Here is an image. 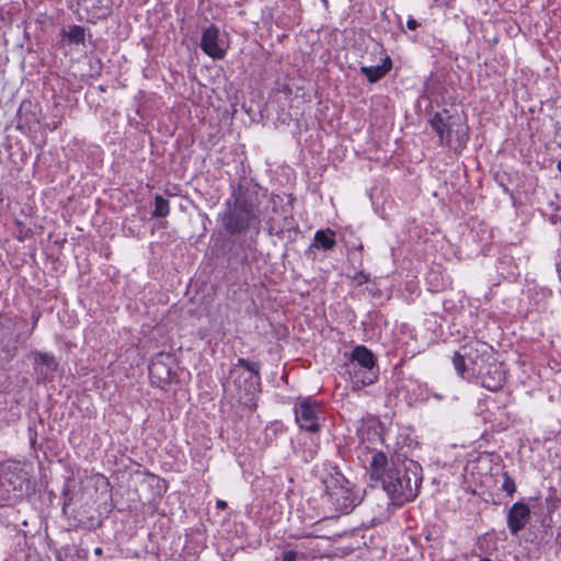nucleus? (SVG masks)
<instances>
[{
    "instance_id": "nucleus-15",
    "label": "nucleus",
    "mask_w": 561,
    "mask_h": 561,
    "mask_svg": "<svg viewBox=\"0 0 561 561\" xmlns=\"http://www.w3.org/2000/svg\"><path fill=\"white\" fill-rule=\"evenodd\" d=\"M362 72L367 77L370 82H376L386 75V59L380 66L362 67Z\"/></svg>"
},
{
    "instance_id": "nucleus-2",
    "label": "nucleus",
    "mask_w": 561,
    "mask_h": 561,
    "mask_svg": "<svg viewBox=\"0 0 561 561\" xmlns=\"http://www.w3.org/2000/svg\"><path fill=\"white\" fill-rule=\"evenodd\" d=\"M260 364L250 362L245 358H239L236 366L230 371V380L224 383V390L227 394L234 398L240 404L254 408V394L260 385Z\"/></svg>"
},
{
    "instance_id": "nucleus-6",
    "label": "nucleus",
    "mask_w": 561,
    "mask_h": 561,
    "mask_svg": "<svg viewBox=\"0 0 561 561\" xmlns=\"http://www.w3.org/2000/svg\"><path fill=\"white\" fill-rule=\"evenodd\" d=\"M28 474L19 466L0 471V505L7 506L20 500L28 490Z\"/></svg>"
},
{
    "instance_id": "nucleus-23",
    "label": "nucleus",
    "mask_w": 561,
    "mask_h": 561,
    "mask_svg": "<svg viewBox=\"0 0 561 561\" xmlns=\"http://www.w3.org/2000/svg\"><path fill=\"white\" fill-rule=\"evenodd\" d=\"M370 434H371V433H370V431H368V432H367V439L370 442V445H368L366 448H367V449H369V450H375L376 448H375V446H374V445H375V444H374V439H373V438H370Z\"/></svg>"
},
{
    "instance_id": "nucleus-8",
    "label": "nucleus",
    "mask_w": 561,
    "mask_h": 561,
    "mask_svg": "<svg viewBox=\"0 0 561 561\" xmlns=\"http://www.w3.org/2000/svg\"><path fill=\"white\" fill-rule=\"evenodd\" d=\"M202 50L213 59H222L227 53V46L220 39L219 28L215 25L208 26L201 38Z\"/></svg>"
},
{
    "instance_id": "nucleus-22",
    "label": "nucleus",
    "mask_w": 561,
    "mask_h": 561,
    "mask_svg": "<svg viewBox=\"0 0 561 561\" xmlns=\"http://www.w3.org/2000/svg\"><path fill=\"white\" fill-rule=\"evenodd\" d=\"M407 26L409 30L411 31H414L416 30V27L419 26V23L416 20H414L413 18H410L408 21H407Z\"/></svg>"
},
{
    "instance_id": "nucleus-20",
    "label": "nucleus",
    "mask_w": 561,
    "mask_h": 561,
    "mask_svg": "<svg viewBox=\"0 0 561 561\" xmlns=\"http://www.w3.org/2000/svg\"><path fill=\"white\" fill-rule=\"evenodd\" d=\"M266 225H267V229L271 233L283 231L285 228V225H279L278 220L275 217H270L266 220Z\"/></svg>"
},
{
    "instance_id": "nucleus-26",
    "label": "nucleus",
    "mask_w": 561,
    "mask_h": 561,
    "mask_svg": "<svg viewBox=\"0 0 561 561\" xmlns=\"http://www.w3.org/2000/svg\"><path fill=\"white\" fill-rule=\"evenodd\" d=\"M387 62H388V72H389L391 70V68H392V61H391V58L389 56H388Z\"/></svg>"
},
{
    "instance_id": "nucleus-19",
    "label": "nucleus",
    "mask_w": 561,
    "mask_h": 561,
    "mask_svg": "<svg viewBox=\"0 0 561 561\" xmlns=\"http://www.w3.org/2000/svg\"><path fill=\"white\" fill-rule=\"evenodd\" d=\"M502 490L508 495H513L516 491L515 481L510 477L507 472H503Z\"/></svg>"
},
{
    "instance_id": "nucleus-3",
    "label": "nucleus",
    "mask_w": 561,
    "mask_h": 561,
    "mask_svg": "<svg viewBox=\"0 0 561 561\" xmlns=\"http://www.w3.org/2000/svg\"><path fill=\"white\" fill-rule=\"evenodd\" d=\"M220 220L230 234L245 232L254 222H260L252 196L241 187L234 190L226 202V209L220 215Z\"/></svg>"
},
{
    "instance_id": "nucleus-24",
    "label": "nucleus",
    "mask_w": 561,
    "mask_h": 561,
    "mask_svg": "<svg viewBox=\"0 0 561 561\" xmlns=\"http://www.w3.org/2000/svg\"><path fill=\"white\" fill-rule=\"evenodd\" d=\"M216 506L219 510H225L227 507V503L224 500H218Z\"/></svg>"
},
{
    "instance_id": "nucleus-18",
    "label": "nucleus",
    "mask_w": 561,
    "mask_h": 561,
    "mask_svg": "<svg viewBox=\"0 0 561 561\" xmlns=\"http://www.w3.org/2000/svg\"><path fill=\"white\" fill-rule=\"evenodd\" d=\"M36 363L45 365L50 370H55L57 368V362L55 360L54 356L48 353H37Z\"/></svg>"
},
{
    "instance_id": "nucleus-9",
    "label": "nucleus",
    "mask_w": 561,
    "mask_h": 561,
    "mask_svg": "<svg viewBox=\"0 0 561 561\" xmlns=\"http://www.w3.org/2000/svg\"><path fill=\"white\" fill-rule=\"evenodd\" d=\"M319 408L308 400H302L295 408L296 422L299 427L308 432H317L319 428L318 423Z\"/></svg>"
},
{
    "instance_id": "nucleus-11",
    "label": "nucleus",
    "mask_w": 561,
    "mask_h": 561,
    "mask_svg": "<svg viewBox=\"0 0 561 561\" xmlns=\"http://www.w3.org/2000/svg\"><path fill=\"white\" fill-rule=\"evenodd\" d=\"M369 476L371 488H380L386 490V455L381 450H376L373 454L369 462Z\"/></svg>"
},
{
    "instance_id": "nucleus-29",
    "label": "nucleus",
    "mask_w": 561,
    "mask_h": 561,
    "mask_svg": "<svg viewBox=\"0 0 561 561\" xmlns=\"http://www.w3.org/2000/svg\"><path fill=\"white\" fill-rule=\"evenodd\" d=\"M272 204H273L274 207L276 206V198L275 197L272 198Z\"/></svg>"
},
{
    "instance_id": "nucleus-14",
    "label": "nucleus",
    "mask_w": 561,
    "mask_h": 561,
    "mask_svg": "<svg viewBox=\"0 0 561 561\" xmlns=\"http://www.w3.org/2000/svg\"><path fill=\"white\" fill-rule=\"evenodd\" d=\"M65 36L68 38L71 44H84L85 39V30L80 25H72L69 27L67 32H65Z\"/></svg>"
},
{
    "instance_id": "nucleus-21",
    "label": "nucleus",
    "mask_w": 561,
    "mask_h": 561,
    "mask_svg": "<svg viewBox=\"0 0 561 561\" xmlns=\"http://www.w3.org/2000/svg\"><path fill=\"white\" fill-rule=\"evenodd\" d=\"M298 553L289 550L284 553L283 561H297Z\"/></svg>"
},
{
    "instance_id": "nucleus-25",
    "label": "nucleus",
    "mask_w": 561,
    "mask_h": 561,
    "mask_svg": "<svg viewBox=\"0 0 561 561\" xmlns=\"http://www.w3.org/2000/svg\"><path fill=\"white\" fill-rule=\"evenodd\" d=\"M373 435L376 436L377 440L380 443V445H382V443H383L382 436L379 433H377L376 431H374Z\"/></svg>"
},
{
    "instance_id": "nucleus-12",
    "label": "nucleus",
    "mask_w": 561,
    "mask_h": 561,
    "mask_svg": "<svg viewBox=\"0 0 561 561\" xmlns=\"http://www.w3.org/2000/svg\"><path fill=\"white\" fill-rule=\"evenodd\" d=\"M505 383V373L497 364H490L481 375V385L490 391L500 390Z\"/></svg>"
},
{
    "instance_id": "nucleus-27",
    "label": "nucleus",
    "mask_w": 561,
    "mask_h": 561,
    "mask_svg": "<svg viewBox=\"0 0 561 561\" xmlns=\"http://www.w3.org/2000/svg\"><path fill=\"white\" fill-rule=\"evenodd\" d=\"M94 553H95L96 556H101V554H102V549H101V548H96V549L94 550Z\"/></svg>"
},
{
    "instance_id": "nucleus-7",
    "label": "nucleus",
    "mask_w": 561,
    "mask_h": 561,
    "mask_svg": "<svg viewBox=\"0 0 561 561\" xmlns=\"http://www.w3.org/2000/svg\"><path fill=\"white\" fill-rule=\"evenodd\" d=\"M374 354L364 345H357L344 364L345 373L354 383L370 385L376 379Z\"/></svg>"
},
{
    "instance_id": "nucleus-16",
    "label": "nucleus",
    "mask_w": 561,
    "mask_h": 561,
    "mask_svg": "<svg viewBox=\"0 0 561 561\" xmlns=\"http://www.w3.org/2000/svg\"><path fill=\"white\" fill-rule=\"evenodd\" d=\"M170 213L169 201L162 197L161 195H156L154 197V210L152 216L156 218L167 217Z\"/></svg>"
},
{
    "instance_id": "nucleus-5",
    "label": "nucleus",
    "mask_w": 561,
    "mask_h": 561,
    "mask_svg": "<svg viewBox=\"0 0 561 561\" xmlns=\"http://www.w3.org/2000/svg\"><path fill=\"white\" fill-rule=\"evenodd\" d=\"M325 492L323 500L328 501L337 513H348L357 504V496L348 480L341 473L330 474L324 479Z\"/></svg>"
},
{
    "instance_id": "nucleus-10",
    "label": "nucleus",
    "mask_w": 561,
    "mask_h": 561,
    "mask_svg": "<svg viewBox=\"0 0 561 561\" xmlns=\"http://www.w3.org/2000/svg\"><path fill=\"white\" fill-rule=\"evenodd\" d=\"M530 510L523 502H516L507 512V527L513 536H516L529 523Z\"/></svg>"
},
{
    "instance_id": "nucleus-28",
    "label": "nucleus",
    "mask_w": 561,
    "mask_h": 561,
    "mask_svg": "<svg viewBox=\"0 0 561 561\" xmlns=\"http://www.w3.org/2000/svg\"><path fill=\"white\" fill-rule=\"evenodd\" d=\"M557 169L559 170V172L561 173V160L558 162L557 164Z\"/></svg>"
},
{
    "instance_id": "nucleus-17",
    "label": "nucleus",
    "mask_w": 561,
    "mask_h": 561,
    "mask_svg": "<svg viewBox=\"0 0 561 561\" xmlns=\"http://www.w3.org/2000/svg\"><path fill=\"white\" fill-rule=\"evenodd\" d=\"M466 355H467V353L466 354H461L459 352H455L454 356H453L454 367H455L457 374L460 377H463L465 371H466V362H465V356Z\"/></svg>"
},
{
    "instance_id": "nucleus-1",
    "label": "nucleus",
    "mask_w": 561,
    "mask_h": 561,
    "mask_svg": "<svg viewBox=\"0 0 561 561\" xmlns=\"http://www.w3.org/2000/svg\"><path fill=\"white\" fill-rule=\"evenodd\" d=\"M392 468L388 470V499L394 506H402L417 495L419 485L422 481L420 465L400 454L392 459Z\"/></svg>"
},
{
    "instance_id": "nucleus-13",
    "label": "nucleus",
    "mask_w": 561,
    "mask_h": 561,
    "mask_svg": "<svg viewBox=\"0 0 561 561\" xmlns=\"http://www.w3.org/2000/svg\"><path fill=\"white\" fill-rule=\"evenodd\" d=\"M314 245L323 250H331L335 245L334 232L330 229L318 230L314 236Z\"/></svg>"
},
{
    "instance_id": "nucleus-4",
    "label": "nucleus",
    "mask_w": 561,
    "mask_h": 561,
    "mask_svg": "<svg viewBox=\"0 0 561 561\" xmlns=\"http://www.w3.org/2000/svg\"><path fill=\"white\" fill-rule=\"evenodd\" d=\"M430 124L437 134L440 145H446L456 152L466 147L469 139L468 127L459 118H455L444 111L436 113L430 119Z\"/></svg>"
}]
</instances>
